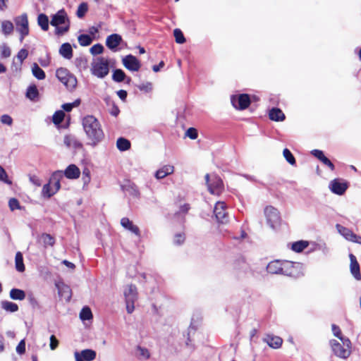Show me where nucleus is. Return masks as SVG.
Instances as JSON below:
<instances>
[{
    "instance_id": "33",
    "label": "nucleus",
    "mask_w": 361,
    "mask_h": 361,
    "mask_svg": "<svg viewBox=\"0 0 361 361\" xmlns=\"http://www.w3.org/2000/svg\"><path fill=\"white\" fill-rule=\"evenodd\" d=\"M1 308L8 312H16L18 310V305L13 302L4 300L1 303Z\"/></svg>"
},
{
    "instance_id": "54",
    "label": "nucleus",
    "mask_w": 361,
    "mask_h": 361,
    "mask_svg": "<svg viewBox=\"0 0 361 361\" xmlns=\"http://www.w3.org/2000/svg\"><path fill=\"white\" fill-rule=\"evenodd\" d=\"M320 161L325 166H328L331 171L335 170L334 164L326 156Z\"/></svg>"
},
{
    "instance_id": "8",
    "label": "nucleus",
    "mask_w": 361,
    "mask_h": 361,
    "mask_svg": "<svg viewBox=\"0 0 361 361\" xmlns=\"http://www.w3.org/2000/svg\"><path fill=\"white\" fill-rule=\"evenodd\" d=\"M123 294L126 299V310L128 313L131 314L135 309V302L137 299V288L133 284H128L125 286Z\"/></svg>"
},
{
    "instance_id": "19",
    "label": "nucleus",
    "mask_w": 361,
    "mask_h": 361,
    "mask_svg": "<svg viewBox=\"0 0 361 361\" xmlns=\"http://www.w3.org/2000/svg\"><path fill=\"white\" fill-rule=\"evenodd\" d=\"M123 39L118 34H111L106 37V47L114 50L121 43Z\"/></svg>"
},
{
    "instance_id": "25",
    "label": "nucleus",
    "mask_w": 361,
    "mask_h": 361,
    "mask_svg": "<svg viewBox=\"0 0 361 361\" xmlns=\"http://www.w3.org/2000/svg\"><path fill=\"white\" fill-rule=\"evenodd\" d=\"M336 229L338 232L347 240L353 241L355 238V233H354L350 229L344 227L340 224H336Z\"/></svg>"
},
{
    "instance_id": "29",
    "label": "nucleus",
    "mask_w": 361,
    "mask_h": 361,
    "mask_svg": "<svg viewBox=\"0 0 361 361\" xmlns=\"http://www.w3.org/2000/svg\"><path fill=\"white\" fill-rule=\"evenodd\" d=\"M174 167L171 165L164 166L162 168L157 171L155 176L157 179H162L166 176L173 173Z\"/></svg>"
},
{
    "instance_id": "38",
    "label": "nucleus",
    "mask_w": 361,
    "mask_h": 361,
    "mask_svg": "<svg viewBox=\"0 0 361 361\" xmlns=\"http://www.w3.org/2000/svg\"><path fill=\"white\" fill-rule=\"evenodd\" d=\"M126 78V75L121 69H116L112 75V79L115 82H121Z\"/></svg>"
},
{
    "instance_id": "55",
    "label": "nucleus",
    "mask_w": 361,
    "mask_h": 361,
    "mask_svg": "<svg viewBox=\"0 0 361 361\" xmlns=\"http://www.w3.org/2000/svg\"><path fill=\"white\" fill-rule=\"evenodd\" d=\"M1 122L8 126H11L13 123L12 118L8 114H4L1 116Z\"/></svg>"
},
{
    "instance_id": "16",
    "label": "nucleus",
    "mask_w": 361,
    "mask_h": 361,
    "mask_svg": "<svg viewBox=\"0 0 361 361\" xmlns=\"http://www.w3.org/2000/svg\"><path fill=\"white\" fill-rule=\"evenodd\" d=\"M250 98L247 94H241L238 97V106L235 104L234 98L232 99L233 105L240 110L246 109L250 106Z\"/></svg>"
},
{
    "instance_id": "51",
    "label": "nucleus",
    "mask_w": 361,
    "mask_h": 361,
    "mask_svg": "<svg viewBox=\"0 0 361 361\" xmlns=\"http://www.w3.org/2000/svg\"><path fill=\"white\" fill-rule=\"evenodd\" d=\"M0 180L6 183H8V184L11 183V181L8 178L6 171L1 166H0Z\"/></svg>"
},
{
    "instance_id": "46",
    "label": "nucleus",
    "mask_w": 361,
    "mask_h": 361,
    "mask_svg": "<svg viewBox=\"0 0 361 361\" xmlns=\"http://www.w3.org/2000/svg\"><path fill=\"white\" fill-rule=\"evenodd\" d=\"M283 155L286 160L290 164V165H295L296 164L295 159L291 152L286 148L283 151Z\"/></svg>"
},
{
    "instance_id": "60",
    "label": "nucleus",
    "mask_w": 361,
    "mask_h": 361,
    "mask_svg": "<svg viewBox=\"0 0 361 361\" xmlns=\"http://www.w3.org/2000/svg\"><path fill=\"white\" fill-rule=\"evenodd\" d=\"M11 49L8 46H3L1 50V56L4 58H8L11 56Z\"/></svg>"
},
{
    "instance_id": "49",
    "label": "nucleus",
    "mask_w": 361,
    "mask_h": 361,
    "mask_svg": "<svg viewBox=\"0 0 361 361\" xmlns=\"http://www.w3.org/2000/svg\"><path fill=\"white\" fill-rule=\"evenodd\" d=\"M104 51V47L101 44H96L90 48V52L93 55L100 54Z\"/></svg>"
},
{
    "instance_id": "17",
    "label": "nucleus",
    "mask_w": 361,
    "mask_h": 361,
    "mask_svg": "<svg viewBox=\"0 0 361 361\" xmlns=\"http://www.w3.org/2000/svg\"><path fill=\"white\" fill-rule=\"evenodd\" d=\"M62 174L68 179H77L80 176V170L75 164H70L63 172L62 171Z\"/></svg>"
},
{
    "instance_id": "7",
    "label": "nucleus",
    "mask_w": 361,
    "mask_h": 361,
    "mask_svg": "<svg viewBox=\"0 0 361 361\" xmlns=\"http://www.w3.org/2000/svg\"><path fill=\"white\" fill-rule=\"evenodd\" d=\"M56 78L61 82L67 89L73 90L77 85L76 78L65 68H59L56 72Z\"/></svg>"
},
{
    "instance_id": "42",
    "label": "nucleus",
    "mask_w": 361,
    "mask_h": 361,
    "mask_svg": "<svg viewBox=\"0 0 361 361\" xmlns=\"http://www.w3.org/2000/svg\"><path fill=\"white\" fill-rule=\"evenodd\" d=\"M80 318L82 321L89 320L92 318V313L89 307H84L80 312Z\"/></svg>"
},
{
    "instance_id": "20",
    "label": "nucleus",
    "mask_w": 361,
    "mask_h": 361,
    "mask_svg": "<svg viewBox=\"0 0 361 361\" xmlns=\"http://www.w3.org/2000/svg\"><path fill=\"white\" fill-rule=\"evenodd\" d=\"M56 286L58 289L59 295L63 298L66 301H70L72 297V291L70 286L63 283H56Z\"/></svg>"
},
{
    "instance_id": "4",
    "label": "nucleus",
    "mask_w": 361,
    "mask_h": 361,
    "mask_svg": "<svg viewBox=\"0 0 361 361\" xmlns=\"http://www.w3.org/2000/svg\"><path fill=\"white\" fill-rule=\"evenodd\" d=\"M63 178L62 171H56L52 173L49 180L44 184L42 190V195L49 198L55 195L61 188V180Z\"/></svg>"
},
{
    "instance_id": "1",
    "label": "nucleus",
    "mask_w": 361,
    "mask_h": 361,
    "mask_svg": "<svg viewBox=\"0 0 361 361\" xmlns=\"http://www.w3.org/2000/svg\"><path fill=\"white\" fill-rule=\"evenodd\" d=\"M82 124L92 145H96L103 139V130L99 121L94 116L91 115L85 116Z\"/></svg>"
},
{
    "instance_id": "21",
    "label": "nucleus",
    "mask_w": 361,
    "mask_h": 361,
    "mask_svg": "<svg viewBox=\"0 0 361 361\" xmlns=\"http://www.w3.org/2000/svg\"><path fill=\"white\" fill-rule=\"evenodd\" d=\"M121 224L125 229L130 231L137 236H140V231L139 228L136 225H134L128 218H122L121 219Z\"/></svg>"
},
{
    "instance_id": "9",
    "label": "nucleus",
    "mask_w": 361,
    "mask_h": 361,
    "mask_svg": "<svg viewBox=\"0 0 361 361\" xmlns=\"http://www.w3.org/2000/svg\"><path fill=\"white\" fill-rule=\"evenodd\" d=\"M17 31L20 33V42H23L24 38L30 33L29 22L27 13H24L14 18Z\"/></svg>"
},
{
    "instance_id": "26",
    "label": "nucleus",
    "mask_w": 361,
    "mask_h": 361,
    "mask_svg": "<svg viewBox=\"0 0 361 361\" xmlns=\"http://www.w3.org/2000/svg\"><path fill=\"white\" fill-rule=\"evenodd\" d=\"M135 356L140 360H145L149 359L151 354L147 348L138 345L135 347Z\"/></svg>"
},
{
    "instance_id": "5",
    "label": "nucleus",
    "mask_w": 361,
    "mask_h": 361,
    "mask_svg": "<svg viewBox=\"0 0 361 361\" xmlns=\"http://www.w3.org/2000/svg\"><path fill=\"white\" fill-rule=\"evenodd\" d=\"M342 343L336 340L331 341L334 353L338 357L345 359L350 355V341L347 338H341Z\"/></svg>"
},
{
    "instance_id": "23",
    "label": "nucleus",
    "mask_w": 361,
    "mask_h": 361,
    "mask_svg": "<svg viewBox=\"0 0 361 361\" xmlns=\"http://www.w3.org/2000/svg\"><path fill=\"white\" fill-rule=\"evenodd\" d=\"M233 268L240 273H245L249 269V264L246 262L243 257H239L234 261Z\"/></svg>"
},
{
    "instance_id": "35",
    "label": "nucleus",
    "mask_w": 361,
    "mask_h": 361,
    "mask_svg": "<svg viewBox=\"0 0 361 361\" xmlns=\"http://www.w3.org/2000/svg\"><path fill=\"white\" fill-rule=\"evenodd\" d=\"M1 27V31L5 35H9L13 32V24L10 20H3Z\"/></svg>"
},
{
    "instance_id": "15",
    "label": "nucleus",
    "mask_w": 361,
    "mask_h": 361,
    "mask_svg": "<svg viewBox=\"0 0 361 361\" xmlns=\"http://www.w3.org/2000/svg\"><path fill=\"white\" fill-rule=\"evenodd\" d=\"M330 188L334 193L341 195L347 190L348 184L345 181L336 178L331 182Z\"/></svg>"
},
{
    "instance_id": "41",
    "label": "nucleus",
    "mask_w": 361,
    "mask_h": 361,
    "mask_svg": "<svg viewBox=\"0 0 361 361\" xmlns=\"http://www.w3.org/2000/svg\"><path fill=\"white\" fill-rule=\"evenodd\" d=\"M39 92L37 88V86L33 85H30L26 92V96L27 98L30 99L31 100H35L36 98L38 97Z\"/></svg>"
},
{
    "instance_id": "28",
    "label": "nucleus",
    "mask_w": 361,
    "mask_h": 361,
    "mask_svg": "<svg viewBox=\"0 0 361 361\" xmlns=\"http://www.w3.org/2000/svg\"><path fill=\"white\" fill-rule=\"evenodd\" d=\"M59 54L66 59H72L73 51L71 45L68 42L63 43L59 49Z\"/></svg>"
},
{
    "instance_id": "11",
    "label": "nucleus",
    "mask_w": 361,
    "mask_h": 361,
    "mask_svg": "<svg viewBox=\"0 0 361 361\" xmlns=\"http://www.w3.org/2000/svg\"><path fill=\"white\" fill-rule=\"evenodd\" d=\"M264 214L267 218V224L274 228L280 221V215L278 210L272 205H268L264 209Z\"/></svg>"
},
{
    "instance_id": "48",
    "label": "nucleus",
    "mask_w": 361,
    "mask_h": 361,
    "mask_svg": "<svg viewBox=\"0 0 361 361\" xmlns=\"http://www.w3.org/2000/svg\"><path fill=\"white\" fill-rule=\"evenodd\" d=\"M185 240V235L183 233H176L174 235L173 244L176 245H181Z\"/></svg>"
},
{
    "instance_id": "24",
    "label": "nucleus",
    "mask_w": 361,
    "mask_h": 361,
    "mask_svg": "<svg viewBox=\"0 0 361 361\" xmlns=\"http://www.w3.org/2000/svg\"><path fill=\"white\" fill-rule=\"evenodd\" d=\"M122 188L126 195H129L134 197H138L140 196V192L137 187L133 183L128 181L127 183L124 184Z\"/></svg>"
},
{
    "instance_id": "44",
    "label": "nucleus",
    "mask_w": 361,
    "mask_h": 361,
    "mask_svg": "<svg viewBox=\"0 0 361 361\" xmlns=\"http://www.w3.org/2000/svg\"><path fill=\"white\" fill-rule=\"evenodd\" d=\"M173 36L175 37L176 42L178 44H183L186 41L183 32L179 28L174 29Z\"/></svg>"
},
{
    "instance_id": "27",
    "label": "nucleus",
    "mask_w": 361,
    "mask_h": 361,
    "mask_svg": "<svg viewBox=\"0 0 361 361\" xmlns=\"http://www.w3.org/2000/svg\"><path fill=\"white\" fill-rule=\"evenodd\" d=\"M269 117L271 121H283L286 116L283 112L279 108H272L269 113Z\"/></svg>"
},
{
    "instance_id": "58",
    "label": "nucleus",
    "mask_w": 361,
    "mask_h": 361,
    "mask_svg": "<svg viewBox=\"0 0 361 361\" xmlns=\"http://www.w3.org/2000/svg\"><path fill=\"white\" fill-rule=\"evenodd\" d=\"M59 345V341L56 339L54 335H51L50 336V348L52 350H54Z\"/></svg>"
},
{
    "instance_id": "31",
    "label": "nucleus",
    "mask_w": 361,
    "mask_h": 361,
    "mask_svg": "<svg viewBox=\"0 0 361 361\" xmlns=\"http://www.w3.org/2000/svg\"><path fill=\"white\" fill-rule=\"evenodd\" d=\"M15 266L16 269L19 272L25 271V265L23 263V257L20 252H17L15 257Z\"/></svg>"
},
{
    "instance_id": "34",
    "label": "nucleus",
    "mask_w": 361,
    "mask_h": 361,
    "mask_svg": "<svg viewBox=\"0 0 361 361\" xmlns=\"http://www.w3.org/2000/svg\"><path fill=\"white\" fill-rule=\"evenodd\" d=\"M10 298L13 300H23L25 298V293L21 289L12 288L10 290Z\"/></svg>"
},
{
    "instance_id": "32",
    "label": "nucleus",
    "mask_w": 361,
    "mask_h": 361,
    "mask_svg": "<svg viewBox=\"0 0 361 361\" xmlns=\"http://www.w3.org/2000/svg\"><path fill=\"white\" fill-rule=\"evenodd\" d=\"M116 147L120 151L123 152L128 150L131 147V144L128 140L124 137H119L116 141Z\"/></svg>"
},
{
    "instance_id": "40",
    "label": "nucleus",
    "mask_w": 361,
    "mask_h": 361,
    "mask_svg": "<svg viewBox=\"0 0 361 361\" xmlns=\"http://www.w3.org/2000/svg\"><path fill=\"white\" fill-rule=\"evenodd\" d=\"M78 42L80 46L82 47H87L92 44V38L85 34L80 35L78 37Z\"/></svg>"
},
{
    "instance_id": "22",
    "label": "nucleus",
    "mask_w": 361,
    "mask_h": 361,
    "mask_svg": "<svg viewBox=\"0 0 361 361\" xmlns=\"http://www.w3.org/2000/svg\"><path fill=\"white\" fill-rule=\"evenodd\" d=\"M349 257L350 259V272L356 280H360L361 274L360 271V265L357 259L353 254H350Z\"/></svg>"
},
{
    "instance_id": "10",
    "label": "nucleus",
    "mask_w": 361,
    "mask_h": 361,
    "mask_svg": "<svg viewBox=\"0 0 361 361\" xmlns=\"http://www.w3.org/2000/svg\"><path fill=\"white\" fill-rule=\"evenodd\" d=\"M92 73L99 78H103L109 74V67L108 60L104 57H99L92 63Z\"/></svg>"
},
{
    "instance_id": "2",
    "label": "nucleus",
    "mask_w": 361,
    "mask_h": 361,
    "mask_svg": "<svg viewBox=\"0 0 361 361\" xmlns=\"http://www.w3.org/2000/svg\"><path fill=\"white\" fill-rule=\"evenodd\" d=\"M296 266H299V264L293 263L289 261L274 260L268 264L267 270L271 274L295 276Z\"/></svg>"
},
{
    "instance_id": "12",
    "label": "nucleus",
    "mask_w": 361,
    "mask_h": 361,
    "mask_svg": "<svg viewBox=\"0 0 361 361\" xmlns=\"http://www.w3.org/2000/svg\"><path fill=\"white\" fill-rule=\"evenodd\" d=\"M122 63L124 67L130 71H138L141 67L140 61L132 54L123 58Z\"/></svg>"
},
{
    "instance_id": "39",
    "label": "nucleus",
    "mask_w": 361,
    "mask_h": 361,
    "mask_svg": "<svg viewBox=\"0 0 361 361\" xmlns=\"http://www.w3.org/2000/svg\"><path fill=\"white\" fill-rule=\"evenodd\" d=\"M40 240L42 242L44 247H47L48 245L53 246L55 243L54 238L51 236L50 234L47 233H43L40 236Z\"/></svg>"
},
{
    "instance_id": "59",
    "label": "nucleus",
    "mask_w": 361,
    "mask_h": 361,
    "mask_svg": "<svg viewBox=\"0 0 361 361\" xmlns=\"http://www.w3.org/2000/svg\"><path fill=\"white\" fill-rule=\"evenodd\" d=\"M311 154L319 161H321L325 157L324 152L319 149H313L311 151Z\"/></svg>"
},
{
    "instance_id": "18",
    "label": "nucleus",
    "mask_w": 361,
    "mask_h": 361,
    "mask_svg": "<svg viewBox=\"0 0 361 361\" xmlns=\"http://www.w3.org/2000/svg\"><path fill=\"white\" fill-rule=\"evenodd\" d=\"M262 341L267 343L269 347L274 349L279 348L283 343L281 338L270 334H267L264 338H263Z\"/></svg>"
},
{
    "instance_id": "64",
    "label": "nucleus",
    "mask_w": 361,
    "mask_h": 361,
    "mask_svg": "<svg viewBox=\"0 0 361 361\" xmlns=\"http://www.w3.org/2000/svg\"><path fill=\"white\" fill-rule=\"evenodd\" d=\"M164 66V62L163 61H160L158 65H154L152 67V70L154 72H158L159 70Z\"/></svg>"
},
{
    "instance_id": "61",
    "label": "nucleus",
    "mask_w": 361,
    "mask_h": 361,
    "mask_svg": "<svg viewBox=\"0 0 361 361\" xmlns=\"http://www.w3.org/2000/svg\"><path fill=\"white\" fill-rule=\"evenodd\" d=\"M331 327H332L333 334L335 336L338 337L340 339H341V338H343L341 336V332L340 328L338 326H336V324H332Z\"/></svg>"
},
{
    "instance_id": "43",
    "label": "nucleus",
    "mask_w": 361,
    "mask_h": 361,
    "mask_svg": "<svg viewBox=\"0 0 361 361\" xmlns=\"http://www.w3.org/2000/svg\"><path fill=\"white\" fill-rule=\"evenodd\" d=\"M65 113L62 110L56 111L52 117L53 123L56 125H59L64 119Z\"/></svg>"
},
{
    "instance_id": "53",
    "label": "nucleus",
    "mask_w": 361,
    "mask_h": 361,
    "mask_svg": "<svg viewBox=\"0 0 361 361\" xmlns=\"http://www.w3.org/2000/svg\"><path fill=\"white\" fill-rule=\"evenodd\" d=\"M28 56V51L25 49H20L18 54L17 58L20 61V62H23Z\"/></svg>"
},
{
    "instance_id": "47",
    "label": "nucleus",
    "mask_w": 361,
    "mask_h": 361,
    "mask_svg": "<svg viewBox=\"0 0 361 361\" xmlns=\"http://www.w3.org/2000/svg\"><path fill=\"white\" fill-rule=\"evenodd\" d=\"M87 11H88L87 4L85 3V2L81 3L78 6V8L77 10V13H76L77 16L79 18H83L85 16V13L87 12Z\"/></svg>"
},
{
    "instance_id": "62",
    "label": "nucleus",
    "mask_w": 361,
    "mask_h": 361,
    "mask_svg": "<svg viewBox=\"0 0 361 361\" xmlns=\"http://www.w3.org/2000/svg\"><path fill=\"white\" fill-rule=\"evenodd\" d=\"M117 95L122 101H126L128 93L124 90H120L117 92Z\"/></svg>"
},
{
    "instance_id": "30",
    "label": "nucleus",
    "mask_w": 361,
    "mask_h": 361,
    "mask_svg": "<svg viewBox=\"0 0 361 361\" xmlns=\"http://www.w3.org/2000/svg\"><path fill=\"white\" fill-rule=\"evenodd\" d=\"M37 23L44 31L49 30V18L44 13H40L37 17Z\"/></svg>"
},
{
    "instance_id": "63",
    "label": "nucleus",
    "mask_w": 361,
    "mask_h": 361,
    "mask_svg": "<svg viewBox=\"0 0 361 361\" xmlns=\"http://www.w3.org/2000/svg\"><path fill=\"white\" fill-rule=\"evenodd\" d=\"M75 106V103H66L62 105V108L64 111L69 112Z\"/></svg>"
},
{
    "instance_id": "3",
    "label": "nucleus",
    "mask_w": 361,
    "mask_h": 361,
    "mask_svg": "<svg viewBox=\"0 0 361 361\" xmlns=\"http://www.w3.org/2000/svg\"><path fill=\"white\" fill-rule=\"evenodd\" d=\"M50 23L56 27L55 34L58 36L63 35L70 29L71 23L64 9L59 11L52 16Z\"/></svg>"
},
{
    "instance_id": "14",
    "label": "nucleus",
    "mask_w": 361,
    "mask_h": 361,
    "mask_svg": "<svg viewBox=\"0 0 361 361\" xmlns=\"http://www.w3.org/2000/svg\"><path fill=\"white\" fill-rule=\"evenodd\" d=\"M96 352L92 349L82 350L80 352H75V361H92L96 358Z\"/></svg>"
},
{
    "instance_id": "6",
    "label": "nucleus",
    "mask_w": 361,
    "mask_h": 361,
    "mask_svg": "<svg viewBox=\"0 0 361 361\" xmlns=\"http://www.w3.org/2000/svg\"><path fill=\"white\" fill-rule=\"evenodd\" d=\"M207 189L210 194L219 196L224 191V184L222 179L218 176H212L209 173L204 176Z\"/></svg>"
},
{
    "instance_id": "36",
    "label": "nucleus",
    "mask_w": 361,
    "mask_h": 361,
    "mask_svg": "<svg viewBox=\"0 0 361 361\" xmlns=\"http://www.w3.org/2000/svg\"><path fill=\"white\" fill-rule=\"evenodd\" d=\"M32 73L38 80H44L46 77L44 71L36 63H34L32 66Z\"/></svg>"
},
{
    "instance_id": "52",
    "label": "nucleus",
    "mask_w": 361,
    "mask_h": 361,
    "mask_svg": "<svg viewBox=\"0 0 361 361\" xmlns=\"http://www.w3.org/2000/svg\"><path fill=\"white\" fill-rule=\"evenodd\" d=\"M186 135L192 140H195L197 137V130L194 128H190L186 131Z\"/></svg>"
},
{
    "instance_id": "45",
    "label": "nucleus",
    "mask_w": 361,
    "mask_h": 361,
    "mask_svg": "<svg viewBox=\"0 0 361 361\" xmlns=\"http://www.w3.org/2000/svg\"><path fill=\"white\" fill-rule=\"evenodd\" d=\"M104 100L107 105H109V104L112 105L111 109L110 111V114L114 116H117L118 115V114L120 113V110H119L118 107L115 104L114 101H112L109 97H106Z\"/></svg>"
},
{
    "instance_id": "13",
    "label": "nucleus",
    "mask_w": 361,
    "mask_h": 361,
    "mask_svg": "<svg viewBox=\"0 0 361 361\" xmlns=\"http://www.w3.org/2000/svg\"><path fill=\"white\" fill-rule=\"evenodd\" d=\"M214 214L216 220L222 224L228 221V212H226V204H214Z\"/></svg>"
},
{
    "instance_id": "50",
    "label": "nucleus",
    "mask_w": 361,
    "mask_h": 361,
    "mask_svg": "<svg viewBox=\"0 0 361 361\" xmlns=\"http://www.w3.org/2000/svg\"><path fill=\"white\" fill-rule=\"evenodd\" d=\"M90 171L88 169L85 168L82 171V180L84 184H88L90 182Z\"/></svg>"
},
{
    "instance_id": "57",
    "label": "nucleus",
    "mask_w": 361,
    "mask_h": 361,
    "mask_svg": "<svg viewBox=\"0 0 361 361\" xmlns=\"http://www.w3.org/2000/svg\"><path fill=\"white\" fill-rule=\"evenodd\" d=\"M138 88H139V90H142V91H145L146 92H148L152 90V85L151 82H147L146 83L140 85L138 86Z\"/></svg>"
},
{
    "instance_id": "37",
    "label": "nucleus",
    "mask_w": 361,
    "mask_h": 361,
    "mask_svg": "<svg viewBox=\"0 0 361 361\" xmlns=\"http://www.w3.org/2000/svg\"><path fill=\"white\" fill-rule=\"evenodd\" d=\"M309 245V243L306 240H298L293 243L291 245V249L296 252H300L303 251Z\"/></svg>"
},
{
    "instance_id": "56",
    "label": "nucleus",
    "mask_w": 361,
    "mask_h": 361,
    "mask_svg": "<svg viewBox=\"0 0 361 361\" xmlns=\"http://www.w3.org/2000/svg\"><path fill=\"white\" fill-rule=\"evenodd\" d=\"M16 352L22 355L25 352V340H21L16 347Z\"/></svg>"
}]
</instances>
